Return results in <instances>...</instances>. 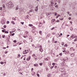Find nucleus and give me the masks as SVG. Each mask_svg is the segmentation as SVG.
<instances>
[{
	"label": "nucleus",
	"mask_w": 77,
	"mask_h": 77,
	"mask_svg": "<svg viewBox=\"0 0 77 77\" xmlns=\"http://www.w3.org/2000/svg\"><path fill=\"white\" fill-rule=\"evenodd\" d=\"M1 16H4V14H3V13H1Z\"/></svg>",
	"instance_id": "31"
},
{
	"label": "nucleus",
	"mask_w": 77,
	"mask_h": 77,
	"mask_svg": "<svg viewBox=\"0 0 77 77\" xmlns=\"http://www.w3.org/2000/svg\"><path fill=\"white\" fill-rule=\"evenodd\" d=\"M64 69L63 68H60L59 69L60 71L61 72H64Z\"/></svg>",
	"instance_id": "4"
},
{
	"label": "nucleus",
	"mask_w": 77,
	"mask_h": 77,
	"mask_svg": "<svg viewBox=\"0 0 77 77\" xmlns=\"http://www.w3.org/2000/svg\"><path fill=\"white\" fill-rule=\"evenodd\" d=\"M58 61V59H56L55 60H54V62H57V61Z\"/></svg>",
	"instance_id": "35"
},
{
	"label": "nucleus",
	"mask_w": 77,
	"mask_h": 77,
	"mask_svg": "<svg viewBox=\"0 0 77 77\" xmlns=\"http://www.w3.org/2000/svg\"><path fill=\"white\" fill-rule=\"evenodd\" d=\"M26 50V53H28V50Z\"/></svg>",
	"instance_id": "45"
},
{
	"label": "nucleus",
	"mask_w": 77,
	"mask_h": 77,
	"mask_svg": "<svg viewBox=\"0 0 77 77\" xmlns=\"http://www.w3.org/2000/svg\"><path fill=\"white\" fill-rule=\"evenodd\" d=\"M15 35L14 33H13L11 34L12 36H14Z\"/></svg>",
	"instance_id": "56"
},
{
	"label": "nucleus",
	"mask_w": 77,
	"mask_h": 77,
	"mask_svg": "<svg viewBox=\"0 0 77 77\" xmlns=\"http://www.w3.org/2000/svg\"><path fill=\"white\" fill-rule=\"evenodd\" d=\"M44 60H47V61H48V60H50V58L49 57H48L46 59H44Z\"/></svg>",
	"instance_id": "5"
},
{
	"label": "nucleus",
	"mask_w": 77,
	"mask_h": 77,
	"mask_svg": "<svg viewBox=\"0 0 77 77\" xmlns=\"http://www.w3.org/2000/svg\"><path fill=\"white\" fill-rule=\"evenodd\" d=\"M1 23L2 24H5L6 23V19L5 18L2 19L1 21Z\"/></svg>",
	"instance_id": "2"
},
{
	"label": "nucleus",
	"mask_w": 77,
	"mask_h": 77,
	"mask_svg": "<svg viewBox=\"0 0 77 77\" xmlns=\"http://www.w3.org/2000/svg\"><path fill=\"white\" fill-rule=\"evenodd\" d=\"M51 5H54V2H53V1H52V2L51 3Z\"/></svg>",
	"instance_id": "17"
},
{
	"label": "nucleus",
	"mask_w": 77,
	"mask_h": 77,
	"mask_svg": "<svg viewBox=\"0 0 77 77\" xmlns=\"http://www.w3.org/2000/svg\"><path fill=\"white\" fill-rule=\"evenodd\" d=\"M60 21V20H58L57 21H56V22L57 23H59Z\"/></svg>",
	"instance_id": "42"
},
{
	"label": "nucleus",
	"mask_w": 77,
	"mask_h": 77,
	"mask_svg": "<svg viewBox=\"0 0 77 77\" xmlns=\"http://www.w3.org/2000/svg\"><path fill=\"white\" fill-rule=\"evenodd\" d=\"M64 72L63 74H66V72Z\"/></svg>",
	"instance_id": "54"
},
{
	"label": "nucleus",
	"mask_w": 77,
	"mask_h": 77,
	"mask_svg": "<svg viewBox=\"0 0 77 77\" xmlns=\"http://www.w3.org/2000/svg\"><path fill=\"white\" fill-rule=\"evenodd\" d=\"M37 75L38 76V77H39V74H38V73H37Z\"/></svg>",
	"instance_id": "43"
},
{
	"label": "nucleus",
	"mask_w": 77,
	"mask_h": 77,
	"mask_svg": "<svg viewBox=\"0 0 77 77\" xmlns=\"http://www.w3.org/2000/svg\"><path fill=\"white\" fill-rule=\"evenodd\" d=\"M14 31H13L11 32L12 33H14V32H15V31L16 30V29H14Z\"/></svg>",
	"instance_id": "34"
},
{
	"label": "nucleus",
	"mask_w": 77,
	"mask_h": 77,
	"mask_svg": "<svg viewBox=\"0 0 77 77\" xmlns=\"http://www.w3.org/2000/svg\"><path fill=\"white\" fill-rule=\"evenodd\" d=\"M14 6V4L12 2L10 1L8 3V7L9 8H13Z\"/></svg>",
	"instance_id": "1"
},
{
	"label": "nucleus",
	"mask_w": 77,
	"mask_h": 77,
	"mask_svg": "<svg viewBox=\"0 0 77 77\" xmlns=\"http://www.w3.org/2000/svg\"><path fill=\"white\" fill-rule=\"evenodd\" d=\"M11 23H12V24H15V23H14V21H11Z\"/></svg>",
	"instance_id": "18"
},
{
	"label": "nucleus",
	"mask_w": 77,
	"mask_h": 77,
	"mask_svg": "<svg viewBox=\"0 0 77 77\" xmlns=\"http://www.w3.org/2000/svg\"><path fill=\"white\" fill-rule=\"evenodd\" d=\"M30 58H31L30 57H28L26 59L28 61H29V60H30Z\"/></svg>",
	"instance_id": "8"
},
{
	"label": "nucleus",
	"mask_w": 77,
	"mask_h": 77,
	"mask_svg": "<svg viewBox=\"0 0 77 77\" xmlns=\"http://www.w3.org/2000/svg\"><path fill=\"white\" fill-rule=\"evenodd\" d=\"M59 55L60 56H62V53H60L59 54Z\"/></svg>",
	"instance_id": "61"
},
{
	"label": "nucleus",
	"mask_w": 77,
	"mask_h": 77,
	"mask_svg": "<svg viewBox=\"0 0 77 77\" xmlns=\"http://www.w3.org/2000/svg\"><path fill=\"white\" fill-rule=\"evenodd\" d=\"M16 10H18V9L19 8L18 7V5H17L16 7Z\"/></svg>",
	"instance_id": "12"
},
{
	"label": "nucleus",
	"mask_w": 77,
	"mask_h": 77,
	"mask_svg": "<svg viewBox=\"0 0 77 77\" xmlns=\"http://www.w3.org/2000/svg\"><path fill=\"white\" fill-rule=\"evenodd\" d=\"M54 21H56V20H55V19H52L51 20V21L52 22H53V23H54Z\"/></svg>",
	"instance_id": "15"
},
{
	"label": "nucleus",
	"mask_w": 77,
	"mask_h": 77,
	"mask_svg": "<svg viewBox=\"0 0 77 77\" xmlns=\"http://www.w3.org/2000/svg\"><path fill=\"white\" fill-rule=\"evenodd\" d=\"M21 24H22V25H23L24 24V22H20Z\"/></svg>",
	"instance_id": "36"
},
{
	"label": "nucleus",
	"mask_w": 77,
	"mask_h": 77,
	"mask_svg": "<svg viewBox=\"0 0 77 77\" xmlns=\"http://www.w3.org/2000/svg\"><path fill=\"white\" fill-rule=\"evenodd\" d=\"M54 29V27H53L51 29V30H53V29Z\"/></svg>",
	"instance_id": "58"
},
{
	"label": "nucleus",
	"mask_w": 77,
	"mask_h": 77,
	"mask_svg": "<svg viewBox=\"0 0 77 77\" xmlns=\"http://www.w3.org/2000/svg\"><path fill=\"white\" fill-rule=\"evenodd\" d=\"M59 15H57V16H56V18H58V17H59Z\"/></svg>",
	"instance_id": "46"
},
{
	"label": "nucleus",
	"mask_w": 77,
	"mask_h": 77,
	"mask_svg": "<svg viewBox=\"0 0 77 77\" xmlns=\"http://www.w3.org/2000/svg\"><path fill=\"white\" fill-rule=\"evenodd\" d=\"M17 42V40H14V42L15 43H16V42Z\"/></svg>",
	"instance_id": "49"
},
{
	"label": "nucleus",
	"mask_w": 77,
	"mask_h": 77,
	"mask_svg": "<svg viewBox=\"0 0 77 77\" xmlns=\"http://www.w3.org/2000/svg\"><path fill=\"white\" fill-rule=\"evenodd\" d=\"M51 11H54V9H53V8H51Z\"/></svg>",
	"instance_id": "32"
},
{
	"label": "nucleus",
	"mask_w": 77,
	"mask_h": 77,
	"mask_svg": "<svg viewBox=\"0 0 77 77\" xmlns=\"http://www.w3.org/2000/svg\"><path fill=\"white\" fill-rule=\"evenodd\" d=\"M17 30H18V31H19V32H21V30L20 29H17Z\"/></svg>",
	"instance_id": "39"
},
{
	"label": "nucleus",
	"mask_w": 77,
	"mask_h": 77,
	"mask_svg": "<svg viewBox=\"0 0 77 77\" xmlns=\"http://www.w3.org/2000/svg\"><path fill=\"white\" fill-rule=\"evenodd\" d=\"M75 56V54H74V53H72V54H71V56L72 57H73V56Z\"/></svg>",
	"instance_id": "13"
},
{
	"label": "nucleus",
	"mask_w": 77,
	"mask_h": 77,
	"mask_svg": "<svg viewBox=\"0 0 77 77\" xmlns=\"http://www.w3.org/2000/svg\"><path fill=\"white\" fill-rule=\"evenodd\" d=\"M7 39H8V42H7V43L9 42V39H10V35H9L8 37V38H7Z\"/></svg>",
	"instance_id": "7"
},
{
	"label": "nucleus",
	"mask_w": 77,
	"mask_h": 77,
	"mask_svg": "<svg viewBox=\"0 0 77 77\" xmlns=\"http://www.w3.org/2000/svg\"><path fill=\"white\" fill-rule=\"evenodd\" d=\"M29 39H32V36H30L29 38Z\"/></svg>",
	"instance_id": "51"
},
{
	"label": "nucleus",
	"mask_w": 77,
	"mask_h": 77,
	"mask_svg": "<svg viewBox=\"0 0 77 77\" xmlns=\"http://www.w3.org/2000/svg\"><path fill=\"white\" fill-rule=\"evenodd\" d=\"M54 54L53 53V54H52V57H54Z\"/></svg>",
	"instance_id": "24"
},
{
	"label": "nucleus",
	"mask_w": 77,
	"mask_h": 77,
	"mask_svg": "<svg viewBox=\"0 0 77 77\" xmlns=\"http://www.w3.org/2000/svg\"><path fill=\"white\" fill-rule=\"evenodd\" d=\"M26 54V50L25 51H24L23 52V54Z\"/></svg>",
	"instance_id": "22"
},
{
	"label": "nucleus",
	"mask_w": 77,
	"mask_h": 77,
	"mask_svg": "<svg viewBox=\"0 0 77 77\" xmlns=\"http://www.w3.org/2000/svg\"><path fill=\"white\" fill-rule=\"evenodd\" d=\"M12 19L13 20H14V21H16V20H17V19H16V18H15L14 17H13V18H12Z\"/></svg>",
	"instance_id": "14"
},
{
	"label": "nucleus",
	"mask_w": 77,
	"mask_h": 77,
	"mask_svg": "<svg viewBox=\"0 0 77 77\" xmlns=\"http://www.w3.org/2000/svg\"><path fill=\"white\" fill-rule=\"evenodd\" d=\"M2 8H3V7H1L0 8V10H2Z\"/></svg>",
	"instance_id": "57"
},
{
	"label": "nucleus",
	"mask_w": 77,
	"mask_h": 77,
	"mask_svg": "<svg viewBox=\"0 0 77 77\" xmlns=\"http://www.w3.org/2000/svg\"><path fill=\"white\" fill-rule=\"evenodd\" d=\"M29 8V9H32V8H33V6H32L31 5H30Z\"/></svg>",
	"instance_id": "9"
},
{
	"label": "nucleus",
	"mask_w": 77,
	"mask_h": 77,
	"mask_svg": "<svg viewBox=\"0 0 77 77\" xmlns=\"http://www.w3.org/2000/svg\"><path fill=\"white\" fill-rule=\"evenodd\" d=\"M70 30L71 31H72L73 30V28H72V27H71L70 29Z\"/></svg>",
	"instance_id": "28"
},
{
	"label": "nucleus",
	"mask_w": 77,
	"mask_h": 77,
	"mask_svg": "<svg viewBox=\"0 0 77 77\" xmlns=\"http://www.w3.org/2000/svg\"><path fill=\"white\" fill-rule=\"evenodd\" d=\"M0 63H1L2 64V65H3V64H4V62H1Z\"/></svg>",
	"instance_id": "27"
},
{
	"label": "nucleus",
	"mask_w": 77,
	"mask_h": 77,
	"mask_svg": "<svg viewBox=\"0 0 77 77\" xmlns=\"http://www.w3.org/2000/svg\"><path fill=\"white\" fill-rule=\"evenodd\" d=\"M52 2H54V3H55L56 2L57 0H52Z\"/></svg>",
	"instance_id": "16"
},
{
	"label": "nucleus",
	"mask_w": 77,
	"mask_h": 77,
	"mask_svg": "<svg viewBox=\"0 0 77 77\" xmlns=\"http://www.w3.org/2000/svg\"><path fill=\"white\" fill-rule=\"evenodd\" d=\"M35 75V72H34L32 73V75H33V76H34V75Z\"/></svg>",
	"instance_id": "10"
},
{
	"label": "nucleus",
	"mask_w": 77,
	"mask_h": 77,
	"mask_svg": "<svg viewBox=\"0 0 77 77\" xmlns=\"http://www.w3.org/2000/svg\"><path fill=\"white\" fill-rule=\"evenodd\" d=\"M64 47H68V45L66 44L64 45Z\"/></svg>",
	"instance_id": "20"
},
{
	"label": "nucleus",
	"mask_w": 77,
	"mask_h": 77,
	"mask_svg": "<svg viewBox=\"0 0 77 77\" xmlns=\"http://www.w3.org/2000/svg\"><path fill=\"white\" fill-rule=\"evenodd\" d=\"M2 37L3 38H5V35H3Z\"/></svg>",
	"instance_id": "26"
},
{
	"label": "nucleus",
	"mask_w": 77,
	"mask_h": 77,
	"mask_svg": "<svg viewBox=\"0 0 77 77\" xmlns=\"http://www.w3.org/2000/svg\"><path fill=\"white\" fill-rule=\"evenodd\" d=\"M53 65V66H51V69H53V68H54V65Z\"/></svg>",
	"instance_id": "29"
},
{
	"label": "nucleus",
	"mask_w": 77,
	"mask_h": 77,
	"mask_svg": "<svg viewBox=\"0 0 77 77\" xmlns=\"http://www.w3.org/2000/svg\"><path fill=\"white\" fill-rule=\"evenodd\" d=\"M51 35V34H48L47 35V36H48H48H50V35Z\"/></svg>",
	"instance_id": "30"
},
{
	"label": "nucleus",
	"mask_w": 77,
	"mask_h": 77,
	"mask_svg": "<svg viewBox=\"0 0 77 77\" xmlns=\"http://www.w3.org/2000/svg\"><path fill=\"white\" fill-rule=\"evenodd\" d=\"M39 51L41 52H42L43 51V49H42V48H40Z\"/></svg>",
	"instance_id": "11"
},
{
	"label": "nucleus",
	"mask_w": 77,
	"mask_h": 77,
	"mask_svg": "<svg viewBox=\"0 0 77 77\" xmlns=\"http://www.w3.org/2000/svg\"><path fill=\"white\" fill-rule=\"evenodd\" d=\"M52 65H54V68H55V69H57V67H58L57 66H56V65H57V64L54 63H53L52 64Z\"/></svg>",
	"instance_id": "3"
},
{
	"label": "nucleus",
	"mask_w": 77,
	"mask_h": 77,
	"mask_svg": "<svg viewBox=\"0 0 77 77\" xmlns=\"http://www.w3.org/2000/svg\"><path fill=\"white\" fill-rule=\"evenodd\" d=\"M63 53H65V52H66V50L63 51Z\"/></svg>",
	"instance_id": "60"
},
{
	"label": "nucleus",
	"mask_w": 77,
	"mask_h": 77,
	"mask_svg": "<svg viewBox=\"0 0 77 77\" xmlns=\"http://www.w3.org/2000/svg\"><path fill=\"white\" fill-rule=\"evenodd\" d=\"M41 33H42V31H40L39 32V33H40V34H41Z\"/></svg>",
	"instance_id": "53"
},
{
	"label": "nucleus",
	"mask_w": 77,
	"mask_h": 77,
	"mask_svg": "<svg viewBox=\"0 0 77 77\" xmlns=\"http://www.w3.org/2000/svg\"><path fill=\"white\" fill-rule=\"evenodd\" d=\"M60 77H63V74H61V75L60 76Z\"/></svg>",
	"instance_id": "37"
},
{
	"label": "nucleus",
	"mask_w": 77,
	"mask_h": 77,
	"mask_svg": "<svg viewBox=\"0 0 77 77\" xmlns=\"http://www.w3.org/2000/svg\"><path fill=\"white\" fill-rule=\"evenodd\" d=\"M77 40V39L75 38V40H74V41H76Z\"/></svg>",
	"instance_id": "62"
},
{
	"label": "nucleus",
	"mask_w": 77,
	"mask_h": 77,
	"mask_svg": "<svg viewBox=\"0 0 77 77\" xmlns=\"http://www.w3.org/2000/svg\"><path fill=\"white\" fill-rule=\"evenodd\" d=\"M40 48H42V46L41 45H40Z\"/></svg>",
	"instance_id": "52"
},
{
	"label": "nucleus",
	"mask_w": 77,
	"mask_h": 77,
	"mask_svg": "<svg viewBox=\"0 0 77 77\" xmlns=\"http://www.w3.org/2000/svg\"><path fill=\"white\" fill-rule=\"evenodd\" d=\"M2 32H3V33H4V32H5V30H2Z\"/></svg>",
	"instance_id": "38"
},
{
	"label": "nucleus",
	"mask_w": 77,
	"mask_h": 77,
	"mask_svg": "<svg viewBox=\"0 0 77 77\" xmlns=\"http://www.w3.org/2000/svg\"><path fill=\"white\" fill-rule=\"evenodd\" d=\"M58 5H56L55 6V8H58Z\"/></svg>",
	"instance_id": "40"
},
{
	"label": "nucleus",
	"mask_w": 77,
	"mask_h": 77,
	"mask_svg": "<svg viewBox=\"0 0 77 77\" xmlns=\"http://www.w3.org/2000/svg\"><path fill=\"white\" fill-rule=\"evenodd\" d=\"M71 38H72V39H74V36H71Z\"/></svg>",
	"instance_id": "47"
},
{
	"label": "nucleus",
	"mask_w": 77,
	"mask_h": 77,
	"mask_svg": "<svg viewBox=\"0 0 77 77\" xmlns=\"http://www.w3.org/2000/svg\"><path fill=\"white\" fill-rule=\"evenodd\" d=\"M38 5H37L35 8V11H38Z\"/></svg>",
	"instance_id": "6"
},
{
	"label": "nucleus",
	"mask_w": 77,
	"mask_h": 77,
	"mask_svg": "<svg viewBox=\"0 0 77 77\" xmlns=\"http://www.w3.org/2000/svg\"><path fill=\"white\" fill-rule=\"evenodd\" d=\"M5 33H9V32L8 31H5Z\"/></svg>",
	"instance_id": "21"
},
{
	"label": "nucleus",
	"mask_w": 77,
	"mask_h": 77,
	"mask_svg": "<svg viewBox=\"0 0 77 77\" xmlns=\"http://www.w3.org/2000/svg\"><path fill=\"white\" fill-rule=\"evenodd\" d=\"M3 8H5V5H3Z\"/></svg>",
	"instance_id": "59"
},
{
	"label": "nucleus",
	"mask_w": 77,
	"mask_h": 77,
	"mask_svg": "<svg viewBox=\"0 0 77 77\" xmlns=\"http://www.w3.org/2000/svg\"><path fill=\"white\" fill-rule=\"evenodd\" d=\"M32 32H35V31L34 30H33V29H32Z\"/></svg>",
	"instance_id": "64"
},
{
	"label": "nucleus",
	"mask_w": 77,
	"mask_h": 77,
	"mask_svg": "<svg viewBox=\"0 0 77 77\" xmlns=\"http://www.w3.org/2000/svg\"><path fill=\"white\" fill-rule=\"evenodd\" d=\"M23 37H24V38H27V36H26L25 35H23Z\"/></svg>",
	"instance_id": "48"
},
{
	"label": "nucleus",
	"mask_w": 77,
	"mask_h": 77,
	"mask_svg": "<svg viewBox=\"0 0 77 77\" xmlns=\"http://www.w3.org/2000/svg\"><path fill=\"white\" fill-rule=\"evenodd\" d=\"M32 47H33V48H35V45H32Z\"/></svg>",
	"instance_id": "41"
},
{
	"label": "nucleus",
	"mask_w": 77,
	"mask_h": 77,
	"mask_svg": "<svg viewBox=\"0 0 77 77\" xmlns=\"http://www.w3.org/2000/svg\"><path fill=\"white\" fill-rule=\"evenodd\" d=\"M4 28H6V25H4Z\"/></svg>",
	"instance_id": "55"
},
{
	"label": "nucleus",
	"mask_w": 77,
	"mask_h": 77,
	"mask_svg": "<svg viewBox=\"0 0 77 77\" xmlns=\"http://www.w3.org/2000/svg\"><path fill=\"white\" fill-rule=\"evenodd\" d=\"M29 26L30 27H32V26H33V25L32 24H29Z\"/></svg>",
	"instance_id": "19"
},
{
	"label": "nucleus",
	"mask_w": 77,
	"mask_h": 77,
	"mask_svg": "<svg viewBox=\"0 0 77 77\" xmlns=\"http://www.w3.org/2000/svg\"><path fill=\"white\" fill-rule=\"evenodd\" d=\"M60 0H58V3H60Z\"/></svg>",
	"instance_id": "63"
},
{
	"label": "nucleus",
	"mask_w": 77,
	"mask_h": 77,
	"mask_svg": "<svg viewBox=\"0 0 77 77\" xmlns=\"http://www.w3.org/2000/svg\"><path fill=\"white\" fill-rule=\"evenodd\" d=\"M2 1L3 2H6V1H7V0H2Z\"/></svg>",
	"instance_id": "23"
},
{
	"label": "nucleus",
	"mask_w": 77,
	"mask_h": 77,
	"mask_svg": "<svg viewBox=\"0 0 77 77\" xmlns=\"http://www.w3.org/2000/svg\"><path fill=\"white\" fill-rule=\"evenodd\" d=\"M75 31L76 32H77V29H75Z\"/></svg>",
	"instance_id": "44"
},
{
	"label": "nucleus",
	"mask_w": 77,
	"mask_h": 77,
	"mask_svg": "<svg viewBox=\"0 0 77 77\" xmlns=\"http://www.w3.org/2000/svg\"><path fill=\"white\" fill-rule=\"evenodd\" d=\"M57 15V13H55V16H56V15Z\"/></svg>",
	"instance_id": "50"
},
{
	"label": "nucleus",
	"mask_w": 77,
	"mask_h": 77,
	"mask_svg": "<svg viewBox=\"0 0 77 77\" xmlns=\"http://www.w3.org/2000/svg\"><path fill=\"white\" fill-rule=\"evenodd\" d=\"M23 42L24 43H26V42H27V41L24 40H23Z\"/></svg>",
	"instance_id": "33"
},
{
	"label": "nucleus",
	"mask_w": 77,
	"mask_h": 77,
	"mask_svg": "<svg viewBox=\"0 0 77 77\" xmlns=\"http://www.w3.org/2000/svg\"><path fill=\"white\" fill-rule=\"evenodd\" d=\"M39 64L40 65V66H42V62L40 63Z\"/></svg>",
	"instance_id": "25"
}]
</instances>
